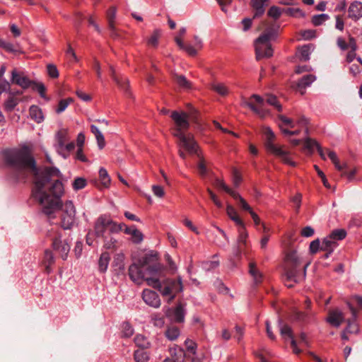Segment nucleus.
Masks as SVG:
<instances>
[{
	"label": "nucleus",
	"mask_w": 362,
	"mask_h": 362,
	"mask_svg": "<svg viewBox=\"0 0 362 362\" xmlns=\"http://www.w3.org/2000/svg\"><path fill=\"white\" fill-rule=\"evenodd\" d=\"M2 160L4 167L8 169V178L13 182L26 183L30 175L34 176L31 195L42 206L43 214L51 216L55 211L62 209V199L51 196L44 190L52 177H62L58 168L45 166L40 170L30 148L27 145L4 150Z\"/></svg>",
	"instance_id": "obj_1"
},
{
	"label": "nucleus",
	"mask_w": 362,
	"mask_h": 362,
	"mask_svg": "<svg viewBox=\"0 0 362 362\" xmlns=\"http://www.w3.org/2000/svg\"><path fill=\"white\" fill-rule=\"evenodd\" d=\"M163 269V265L158 262V255L151 251L132 264L128 270L129 279L137 284L150 277L159 276Z\"/></svg>",
	"instance_id": "obj_2"
},
{
	"label": "nucleus",
	"mask_w": 362,
	"mask_h": 362,
	"mask_svg": "<svg viewBox=\"0 0 362 362\" xmlns=\"http://www.w3.org/2000/svg\"><path fill=\"white\" fill-rule=\"evenodd\" d=\"M309 262L303 265L301 259L296 251L286 254L284 266V281L288 288H292L295 284H298L305 279L306 269Z\"/></svg>",
	"instance_id": "obj_3"
},
{
	"label": "nucleus",
	"mask_w": 362,
	"mask_h": 362,
	"mask_svg": "<svg viewBox=\"0 0 362 362\" xmlns=\"http://www.w3.org/2000/svg\"><path fill=\"white\" fill-rule=\"evenodd\" d=\"M158 276L148 278L146 283L148 286L158 290L163 296L172 293H182L184 288L180 276H178L177 279L165 278L163 279H160Z\"/></svg>",
	"instance_id": "obj_4"
},
{
	"label": "nucleus",
	"mask_w": 362,
	"mask_h": 362,
	"mask_svg": "<svg viewBox=\"0 0 362 362\" xmlns=\"http://www.w3.org/2000/svg\"><path fill=\"white\" fill-rule=\"evenodd\" d=\"M264 134L265 136L264 147L267 152L281 158L284 163L295 167L296 165V163L291 159L289 156L290 152L284 150L281 146H277L274 144L276 136L272 129L267 127L265 128Z\"/></svg>",
	"instance_id": "obj_5"
},
{
	"label": "nucleus",
	"mask_w": 362,
	"mask_h": 362,
	"mask_svg": "<svg viewBox=\"0 0 362 362\" xmlns=\"http://www.w3.org/2000/svg\"><path fill=\"white\" fill-rule=\"evenodd\" d=\"M185 307V303L178 301L175 308L164 307V315L173 322L177 324L183 323L187 314Z\"/></svg>",
	"instance_id": "obj_6"
},
{
	"label": "nucleus",
	"mask_w": 362,
	"mask_h": 362,
	"mask_svg": "<svg viewBox=\"0 0 362 362\" xmlns=\"http://www.w3.org/2000/svg\"><path fill=\"white\" fill-rule=\"evenodd\" d=\"M52 247L59 253L63 260H66L70 251V241L69 239L62 240V233L57 231L54 237L52 239Z\"/></svg>",
	"instance_id": "obj_7"
},
{
	"label": "nucleus",
	"mask_w": 362,
	"mask_h": 362,
	"mask_svg": "<svg viewBox=\"0 0 362 362\" xmlns=\"http://www.w3.org/2000/svg\"><path fill=\"white\" fill-rule=\"evenodd\" d=\"M346 305L351 313V318L346 320L347 325L344 330L349 334H358L359 332V327L356 323L358 311L351 303L347 302Z\"/></svg>",
	"instance_id": "obj_8"
},
{
	"label": "nucleus",
	"mask_w": 362,
	"mask_h": 362,
	"mask_svg": "<svg viewBox=\"0 0 362 362\" xmlns=\"http://www.w3.org/2000/svg\"><path fill=\"white\" fill-rule=\"evenodd\" d=\"M110 217L107 214L100 215L95 222L94 225V235L97 238H105L104 234L110 225Z\"/></svg>",
	"instance_id": "obj_9"
},
{
	"label": "nucleus",
	"mask_w": 362,
	"mask_h": 362,
	"mask_svg": "<svg viewBox=\"0 0 362 362\" xmlns=\"http://www.w3.org/2000/svg\"><path fill=\"white\" fill-rule=\"evenodd\" d=\"M256 59L269 58L273 55V49L271 43H257L255 41Z\"/></svg>",
	"instance_id": "obj_10"
},
{
	"label": "nucleus",
	"mask_w": 362,
	"mask_h": 362,
	"mask_svg": "<svg viewBox=\"0 0 362 362\" xmlns=\"http://www.w3.org/2000/svg\"><path fill=\"white\" fill-rule=\"evenodd\" d=\"M170 117L177 127V133L181 132L182 129H187L189 127L188 116L186 112L179 113L177 111H173L171 113Z\"/></svg>",
	"instance_id": "obj_11"
},
{
	"label": "nucleus",
	"mask_w": 362,
	"mask_h": 362,
	"mask_svg": "<svg viewBox=\"0 0 362 362\" xmlns=\"http://www.w3.org/2000/svg\"><path fill=\"white\" fill-rule=\"evenodd\" d=\"M279 26L268 27L255 40L257 43H270L272 40H276L278 37Z\"/></svg>",
	"instance_id": "obj_12"
},
{
	"label": "nucleus",
	"mask_w": 362,
	"mask_h": 362,
	"mask_svg": "<svg viewBox=\"0 0 362 362\" xmlns=\"http://www.w3.org/2000/svg\"><path fill=\"white\" fill-rule=\"evenodd\" d=\"M142 298L147 305L153 308H157L160 305V297L154 291L144 289L142 292Z\"/></svg>",
	"instance_id": "obj_13"
},
{
	"label": "nucleus",
	"mask_w": 362,
	"mask_h": 362,
	"mask_svg": "<svg viewBox=\"0 0 362 362\" xmlns=\"http://www.w3.org/2000/svg\"><path fill=\"white\" fill-rule=\"evenodd\" d=\"M11 82L21 86L23 89H27L32 86L33 81L30 80L28 76L18 73L16 69H13L11 72Z\"/></svg>",
	"instance_id": "obj_14"
},
{
	"label": "nucleus",
	"mask_w": 362,
	"mask_h": 362,
	"mask_svg": "<svg viewBox=\"0 0 362 362\" xmlns=\"http://www.w3.org/2000/svg\"><path fill=\"white\" fill-rule=\"evenodd\" d=\"M344 320L343 313L339 309L330 310L326 321L334 327H339Z\"/></svg>",
	"instance_id": "obj_15"
},
{
	"label": "nucleus",
	"mask_w": 362,
	"mask_h": 362,
	"mask_svg": "<svg viewBox=\"0 0 362 362\" xmlns=\"http://www.w3.org/2000/svg\"><path fill=\"white\" fill-rule=\"evenodd\" d=\"M124 257L123 254H117L112 262L113 272L117 276H125V266L124 263Z\"/></svg>",
	"instance_id": "obj_16"
},
{
	"label": "nucleus",
	"mask_w": 362,
	"mask_h": 362,
	"mask_svg": "<svg viewBox=\"0 0 362 362\" xmlns=\"http://www.w3.org/2000/svg\"><path fill=\"white\" fill-rule=\"evenodd\" d=\"M175 136L178 137L182 146L184 147L190 153H196L197 143L188 137H187L182 132L175 134Z\"/></svg>",
	"instance_id": "obj_17"
},
{
	"label": "nucleus",
	"mask_w": 362,
	"mask_h": 362,
	"mask_svg": "<svg viewBox=\"0 0 362 362\" xmlns=\"http://www.w3.org/2000/svg\"><path fill=\"white\" fill-rule=\"evenodd\" d=\"M348 16L354 21L362 17V3L358 1L352 2L348 9Z\"/></svg>",
	"instance_id": "obj_18"
},
{
	"label": "nucleus",
	"mask_w": 362,
	"mask_h": 362,
	"mask_svg": "<svg viewBox=\"0 0 362 362\" xmlns=\"http://www.w3.org/2000/svg\"><path fill=\"white\" fill-rule=\"evenodd\" d=\"M269 0H251L250 6L254 9L253 18H259L265 12L264 4Z\"/></svg>",
	"instance_id": "obj_19"
},
{
	"label": "nucleus",
	"mask_w": 362,
	"mask_h": 362,
	"mask_svg": "<svg viewBox=\"0 0 362 362\" xmlns=\"http://www.w3.org/2000/svg\"><path fill=\"white\" fill-rule=\"evenodd\" d=\"M313 49L314 45L313 44L304 45L298 48L296 55L300 61L308 62Z\"/></svg>",
	"instance_id": "obj_20"
},
{
	"label": "nucleus",
	"mask_w": 362,
	"mask_h": 362,
	"mask_svg": "<svg viewBox=\"0 0 362 362\" xmlns=\"http://www.w3.org/2000/svg\"><path fill=\"white\" fill-rule=\"evenodd\" d=\"M29 114L30 118L37 124L42 122L45 117L42 109L35 105H32L29 108Z\"/></svg>",
	"instance_id": "obj_21"
},
{
	"label": "nucleus",
	"mask_w": 362,
	"mask_h": 362,
	"mask_svg": "<svg viewBox=\"0 0 362 362\" xmlns=\"http://www.w3.org/2000/svg\"><path fill=\"white\" fill-rule=\"evenodd\" d=\"M51 196L61 199L64 193L63 183L59 180H56L49 188Z\"/></svg>",
	"instance_id": "obj_22"
},
{
	"label": "nucleus",
	"mask_w": 362,
	"mask_h": 362,
	"mask_svg": "<svg viewBox=\"0 0 362 362\" xmlns=\"http://www.w3.org/2000/svg\"><path fill=\"white\" fill-rule=\"evenodd\" d=\"M90 129L91 133L95 136L99 149H103L105 146V140L103 134L94 124H91Z\"/></svg>",
	"instance_id": "obj_23"
},
{
	"label": "nucleus",
	"mask_w": 362,
	"mask_h": 362,
	"mask_svg": "<svg viewBox=\"0 0 362 362\" xmlns=\"http://www.w3.org/2000/svg\"><path fill=\"white\" fill-rule=\"evenodd\" d=\"M110 260V256L107 252L101 254L98 260V269L100 273H105L107 271Z\"/></svg>",
	"instance_id": "obj_24"
},
{
	"label": "nucleus",
	"mask_w": 362,
	"mask_h": 362,
	"mask_svg": "<svg viewBox=\"0 0 362 362\" xmlns=\"http://www.w3.org/2000/svg\"><path fill=\"white\" fill-rule=\"evenodd\" d=\"M180 335V329L175 325L168 326L165 337L170 341L176 340Z\"/></svg>",
	"instance_id": "obj_25"
},
{
	"label": "nucleus",
	"mask_w": 362,
	"mask_h": 362,
	"mask_svg": "<svg viewBox=\"0 0 362 362\" xmlns=\"http://www.w3.org/2000/svg\"><path fill=\"white\" fill-rule=\"evenodd\" d=\"M316 79V76L313 74H307L301 77L298 83L297 86L299 88H305L310 86L313 82Z\"/></svg>",
	"instance_id": "obj_26"
},
{
	"label": "nucleus",
	"mask_w": 362,
	"mask_h": 362,
	"mask_svg": "<svg viewBox=\"0 0 362 362\" xmlns=\"http://www.w3.org/2000/svg\"><path fill=\"white\" fill-rule=\"evenodd\" d=\"M278 322L280 334L284 339H286V337L290 339L291 337H293V329L289 325L283 324V321L281 319H279Z\"/></svg>",
	"instance_id": "obj_27"
},
{
	"label": "nucleus",
	"mask_w": 362,
	"mask_h": 362,
	"mask_svg": "<svg viewBox=\"0 0 362 362\" xmlns=\"http://www.w3.org/2000/svg\"><path fill=\"white\" fill-rule=\"evenodd\" d=\"M135 345L139 349H147L150 348L151 343L148 339L142 334H136L134 339Z\"/></svg>",
	"instance_id": "obj_28"
},
{
	"label": "nucleus",
	"mask_w": 362,
	"mask_h": 362,
	"mask_svg": "<svg viewBox=\"0 0 362 362\" xmlns=\"http://www.w3.org/2000/svg\"><path fill=\"white\" fill-rule=\"evenodd\" d=\"M317 145H320V144L315 139L306 137L304 139L303 149L307 151L309 155H312L314 153V148H317Z\"/></svg>",
	"instance_id": "obj_29"
},
{
	"label": "nucleus",
	"mask_w": 362,
	"mask_h": 362,
	"mask_svg": "<svg viewBox=\"0 0 362 362\" xmlns=\"http://www.w3.org/2000/svg\"><path fill=\"white\" fill-rule=\"evenodd\" d=\"M75 216L72 215L65 216L62 214L60 226L64 230H70L75 222Z\"/></svg>",
	"instance_id": "obj_30"
},
{
	"label": "nucleus",
	"mask_w": 362,
	"mask_h": 362,
	"mask_svg": "<svg viewBox=\"0 0 362 362\" xmlns=\"http://www.w3.org/2000/svg\"><path fill=\"white\" fill-rule=\"evenodd\" d=\"M75 216L72 215L65 216L62 214L60 226L64 230H70L75 222Z\"/></svg>",
	"instance_id": "obj_31"
},
{
	"label": "nucleus",
	"mask_w": 362,
	"mask_h": 362,
	"mask_svg": "<svg viewBox=\"0 0 362 362\" xmlns=\"http://www.w3.org/2000/svg\"><path fill=\"white\" fill-rule=\"evenodd\" d=\"M111 76L116 83L125 92H129V82L126 78H118L115 75V71L113 67H110Z\"/></svg>",
	"instance_id": "obj_32"
},
{
	"label": "nucleus",
	"mask_w": 362,
	"mask_h": 362,
	"mask_svg": "<svg viewBox=\"0 0 362 362\" xmlns=\"http://www.w3.org/2000/svg\"><path fill=\"white\" fill-rule=\"evenodd\" d=\"M338 244L336 241L333 240L329 236L323 238L321 244L320 250H329L333 251Z\"/></svg>",
	"instance_id": "obj_33"
},
{
	"label": "nucleus",
	"mask_w": 362,
	"mask_h": 362,
	"mask_svg": "<svg viewBox=\"0 0 362 362\" xmlns=\"http://www.w3.org/2000/svg\"><path fill=\"white\" fill-rule=\"evenodd\" d=\"M134 359L136 362H148L150 359L149 354L145 349H137L134 352Z\"/></svg>",
	"instance_id": "obj_34"
},
{
	"label": "nucleus",
	"mask_w": 362,
	"mask_h": 362,
	"mask_svg": "<svg viewBox=\"0 0 362 362\" xmlns=\"http://www.w3.org/2000/svg\"><path fill=\"white\" fill-rule=\"evenodd\" d=\"M327 156H328L329 158L334 163L335 168L339 171H341L342 170L345 169L347 167L346 163H344L342 165H341L339 163L338 157L334 151L329 150V149H327Z\"/></svg>",
	"instance_id": "obj_35"
},
{
	"label": "nucleus",
	"mask_w": 362,
	"mask_h": 362,
	"mask_svg": "<svg viewBox=\"0 0 362 362\" xmlns=\"http://www.w3.org/2000/svg\"><path fill=\"white\" fill-rule=\"evenodd\" d=\"M31 87L33 90H36L38 92L39 95L42 98L45 99L47 101L49 100V98L47 97L45 94L46 87L42 82H36L33 81Z\"/></svg>",
	"instance_id": "obj_36"
},
{
	"label": "nucleus",
	"mask_w": 362,
	"mask_h": 362,
	"mask_svg": "<svg viewBox=\"0 0 362 362\" xmlns=\"http://www.w3.org/2000/svg\"><path fill=\"white\" fill-rule=\"evenodd\" d=\"M173 80L180 88L189 89L191 87L190 82L187 79V78L184 75H178L177 74H175L173 75Z\"/></svg>",
	"instance_id": "obj_37"
},
{
	"label": "nucleus",
	"mask_w": 362,
	"mask_h": 362,
	"mask_svg": "<svg viewBox=\"0 0 362 362\" xmlns=\"http://www.w3.org/2000/svg\"><path fill=\"white\" fill-rule=\"evenodd\" d=\"M134 332V329L132 325L127 322H123L122 324V337L130 338Z\"/></svg>",
	"instance_id": "obj_38"
},
{
	"label": "nucleus",
	"mask_w": 362,
	"mask_h": 362,
	"mask_svg": "<svg viewBox=\"0 0 362 362\" xmlns=\"http://www.w3.org/2000/svg\"><path fill=\"white\" fill-rule=\"evenodd\" d=\"M347 235V233L345 229L343 228H337L333 230L330 234L329 235V238H331L333 240H344Z\"/></svg>",
	"instance_id": "obj_39"
},
{
	"label": "nucleus",
	"mask_w": 362,
	"mask_h": 362,
	"mask_svg": "<svg viewBox=\"0 0 362 362\" xmlns=\"http://www.w3.org/2000/svg\"><path fill=\"white\" fill-rule=\"evenodd\" d=\"M18 104V101L16 98L13 96H9L7 100H5L4 104V108L6 112H12L16 105Z\"/></svg>",
	"instance_id": "obj_40"
},
{
	"label": "nucleus",
	"mask_w": 362,
	"mask_h": 362,
	"mask_svg": "<svg viewBox=\"0 0 362 362\" xmlns=\"http://www.w3.org/2000/svg\"><path fill=\"white\" fill-rule=\"evenodd\" d=\"M99 177L100 179L102 185L105 187H108L110 184V177L105 168L101 167L99 170Z\"/></svg>",
	"instance_id": "obj_41"
},
{
	"label": "nucleus",
	"mask_w": 362,
	"mask_h": 362,
	"mask_svg": "<svg viewBox=\"0 0 362 362\" xmlns=\"http://www.w3.org/2000/svg\"><path fill=\"white\" fill-rule=\"evenodd\" d=\"M62 209H63V214L65 216H76L75 206L73 202L71 200L66 201Z\"/></svg>",
	"instance_id": "obj_42"
},
{
	"label": "nucleus",
	"mask_w": 362,
	"mask_h": 362,
	"mask_svg": "<svg viewBox=\"0 0 362 362\" xmlns=\"http://www.w3.org/2000/svg\"><path fill=\"white\" fill-rule=\"evenodd\" d=\"M246 105L255 114L258 115L261 117H264L268 113V110H265L262 107H257L254 103L247 102Z\"/></svg>",
	"instance_id": "obj_43"
},
{
	"label": "nucleus",
	"mask_w": 362,
	"mask_h": 362,
	"mask_svg": "<svg viewBox=\"0 0 362 362\" xmlns=\"http://www.w3.org/2000/svg\"><path fill=\"white\" fill-rule=\"evenodd\" d=\"M116 13L117 8L114 6H110L106 11V18L108 23V27H112V25H115Z\"/></svg>",
	"instance_id": "obj_44"
},
{
	"label": "nucleus",
	"mask_w": 362,
	"mask_h": 362,
	"mask_svg": "<svg viewBox=\"0 0 362 362\" xmlns=\"http://www.w3.org/2000/svg\"><path fill=\"white\" fill-rule=\"evenodd\" d=\"M293 319L299 322L307 323L310 320V315L302 311H296L293 315Z\"/></svg>",
	"instance_id": "obj_45"
},
{
	"label": "nucleus",
	"mask_w": 362,
	"mask_h": 362,
	"mask_svg": "<svg viewBox=\"0 0 362 362\" xmlns=\"http://www.w3.org/2000/svg\"><path fill=\"white\" fill-rule=\"evenodd\" d=\"M329 18V16L328 14H326V13L317 14V15H314L312 17L311 22L315 26H319V25H321L324 22L327 21Z\"/></svg>",
	"instance_id": "obj_46"
},
{
	"label": "nucleus",
	"mask_w": 362,
	"mask_h": 362,
	"mask_svg": "<svg viewBox=\"0 0 362 362\" xmlns=\"http://www.w3.org/2000/svg\"><path fill=\"white\" fill-rule=\"evenodd\" d=\"M87 185V180L84 177H77L74 179L72 183V187L75 191H78L86 187Z\"/></svg>",
	"instance_id": "obj_47"
},
{
	"label": "nucleus",
	"mask_w": 362,
	"mask_h": 362,
	"mask_svg": "<svg viewBox=\"0 0 362 362\" xmlns=\"http://www.w3.org/2000/svg\"><path fill=\"white\" fill-rule=\"evenodd\" d=\"M74 102V99L72 98H67L66 99H62L59 100L58 106L55 110L56 113L60 114L64 112L68 105Z\"/></svg>",
	"instance_id": "obj_48"
},
{
	"label": "nucleus",
	"mask_w": 362,
	"mask_h": 362,
	"mask_svg": "<svg viewBox=\"0 0 362 362\" xmlns=\"http://www.w3.org/2000/svg\"><path fill=\"white\" fill-rule=\"evenodd\" d=\"M249 273L255 279L256 281H261L262 275L257 269L255 263L250 262L249 264Z\"/></svg>",
	"instance_id": "obj_49"
},
{
	"label": "nucleus",
	"mask_w": 362,
	"mask_h": 362,
	"mask_svg": "<svg viewBox=\"0 0 362 362\" xmlns=\"http://www.w3.org/2000/svg\"><path fill=\"white\" fill-rule=\"evenodd\" d=\"M266 102L274 106L278 112H281L283 110L282 105L280 104V103L278 100V98L274 95H269L267 96V98L266 100Z\"/></svg>",
	"instance_id": "obj_50"
},
{
	"label": "nucleus",
	"mask_w": 362,
	"mask_h": 362,
	"mask_svg": "<svg viewBox=\"0 0 362 362\" xmlns=\"http://www.w3.org/2000/svg\"><path fill=\"white\" fill-rule=\"evenodd\" d=\"M160 36V30L155 29L148 40V44L154 47H157L158 45V39Z\"/></svg>",
	"instance_id": "obj_51"
},
{
	"label": "nucleus",
	"mask_w": 362,
	"mask_h": 362,
	"mask_svg": "<svg viewBox=\"0 0 362 362\" xmlns=\"http://www.w3.org/2000/svg\"><path fill=\"white\" fill-rule=\"evenodd\" d=\"M110 222L111 223H110V225H108L107 228H109V230L111 233H117L120 231H122L124 226H125V223H117L115 221H112L111 218Z\"/></svg>",
	"instance_id": "obj_52"
},
{
	"label": "nucleus",
	"mask_w": 362,
	"mask_h": 362,
	"mask_svg": "<svg viewBox=\"0 0 362 362\" xmlns=\"http://www.w3.org/2000/svg\"><path fill=\"white\" fill-rule=\"evenodd\" d=\"M144 240L143 233L139 230L135 226H133L132 241L135 244L141 243Z\"/></svg>",
	"instance_id": "obj_53"
},
{
	"label": "nucleus",
	"mask_w": 362,
	"mask_h": 362,
	"mask_svg": "<svg viewBox=\"0 0 362 362\" xmlns=\"http://www.w3.org/2000/svg\"><path fill=\"white\" fill-rule=\"evenodd\" d=\"M185 346L189 353L192 354V355L197 354V344L194 341L187 338L185 341Z\"/></svg>",
	"instance_id": "obj_54"
},
{
	"label": "nucleus",
	"mask_w": 362,
	"mask_h": 362,
	"mask_svg": "<svg viewBox=\"0 0 362 362\" xmlns=\"http://www.w3.org/2000/svg\"><path fill=\"white\" fill-rule=\"evenodd\" d=\"M152 322L155 327L161 328L165 325V317L160 313L152 315Z\"/></svg>",
	"instance_id": "obj_55"
},
{
	"label": "nucleus",
	"mask_w": 362,
	"mask_h": 362,
	"mask_svg": "<svg viewBox=\"0 0 362 362\" xmlns=\"http://www.w3.org/2000/svg\"><path fill=\"white\" fill-rule=\"evenodd\" d=\"M43 264H54L55 258L52 250L46 249L44 252Z\"/></svg>",
	"instance_id": "obj_56"
},
{
	"label": "nucleus",
	"mask_w": 362,
	"mask_h": 362,
	"mask_svg": "<svg viewBox=\"0 0 362 362\" xmlns=\"http://www.w3.org/2000/svg\"><path fill=\"white\" fill-rule=\"evenodd\" d=\"M238 243L239 245L245 246L247 245V238L248 233L245 229H238Z\"/></svg>",
	"instance_id": "obj_57"
},
{
	"label": "nucleus",
	"mask_w": 362,
	"mask_h": 362,
	"mask_svg": "<svg viewBox=\"0 0 362 362\" xmlns=\"http://www.w3.org/2000/svg\"><path fill=\"white\" fill-rule=\"evenodd\" d=\"M267 15L274 20H278L281 15V9L276 6H272L268 10Z\"/></svg>",
	"instance_id": "obj_58"
},
{
	"label": "nucleus",
	"mask_w": 362,
	"mask_h": 362,
	"mask_svg": "<svg viewBox=\"0 0 362 362\" xmlns=\"http://www.w3.org/2000/svg\"><path fill=\"white\" fill-rule=\"evenodd\" d=\"M0 47L9 53H14L17 51L11 42H7L1 38H0Z\"/></svg>",
	"instance_id": "obj_59"
},
{
	"label": "nucleus",
	"mask_w": 362,
	"mask_h": 362,
	"mask_svg": "<svg viewBox=\"0 0 362 362\" xmlns=\"http://www.w3.org/2000/svg\"><path fill=\"white\" fill-rule=\"evenodd\" d=\"M250 214L251 215V217L254 221L255 226L261 225L263 233H267L269 231V228L266 227L264 223L261 222L259 216L254 211H251Z\"/></svg>",
	"instance_id": "obj_60"
},
{
	"label": "nucleus",
	"mask_w": 362,
	"mask_h": 362,
	"mask_svg": "<svg viewBox=\"0 0 362 362\" xmlns=\"http://www.w3.org/2000/svg\"><path fill=\"white\" fill-rule=\"evenodd\" d=\"M67 131L65 129L59 130L56 134V139L58 144L60 146H63L65 144Z\"/></svg>",
	"instance_id": "obj_61"
},
{
	"label": "nucleus",
	"mask_w": 362,
	"mask_h": 362,
	"mask_svg": "<svg viewBox=\"0 0 362 362\" xmlns=\"http://www.w3.org/2000/svg\"><path fill=\"white\" fill-rule=\"evenodd\" d=\"M47 71L48 76L52 78H57L59 77V71L56 65L49 64L47 66Z\"/></svg>",
	"instance_id": "obj_62"
},
{
	"label": "nucleus",
	"mask_w": 362,
	"mask_h": 362,
	"mask_svg": "<svg viewBox=\"0 0 362 362\" xmlns=\"http://www.w3.org/2000/svg\"><path fill=\"white\" fill-rule=\"evenodd\" d=\"M309 122V119L305 117L304 115L300 116L296 121L298 125L305 127V134L306 135L309 134V129L308 127Z\"/></svg>",
	"instance_id": "obj_63"
},
{
	"label": "nucleus",
	"mask_w": 362,
	"mask_h": 362,
	"mask_svg": "<svg viewBox=\"0 0 362 362\" xmlns=\"http://www.w3.org/2000/svg\"><path fill=\"white\" fill-rule=\"evenodd\" d=\"M321 245L319 238H317L313 240L309 247V252L310 254L313 255L317 253L319 250H320Z\"/></svg>",
	"instance_id": "obj_64"
}]
</instances>
